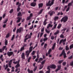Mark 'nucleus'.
<instances>
[{"instance_id":"1","label":"nucleus","mask_w":73,"mask_h":73,"mask_svg":"<svg viewBox=\"0 0 73 73\" xmlns=\"http://www.w3.org/2000/svg\"><path fill=\"white\" fill-rule=\"evenodd\" d=\"M68 19V17L67 16H65L61 19L60 22H63L64 23H65L67 21Z\"/></svg>"},{"instance_id":"2","label":"nucleus","mask_w":73,"mask_h":73,"mask_svg":"<svg viewBox=\"0 0 73 73\" xmlns=\"http://www.w3.org/2000/svg\"><path fill=\"white\" fill-rule=\"evenodd\" d=\"M52 1L50 3V1L49 0L48 2V3H46V6L51 7L52 5H53L54 3L55 0H52Z\"/></svg>"},{"instance_id":"3","label":"nucleus","mask_w":73,"mask_h":73,"mask_svg":"<svg viewBox=\"0 0 73 73\" xmlns=\"http://www.w3.org/2000/svg\"><path fill=\"white\" fill-rule=\"evenodd\" d=\"M46 61V60H44V61H43L42 62H41V64H42V65H40V66L39 69V70H41L43 68L44 66L43 65L45 64Z\"/></svg>"},{"instance_id":"4","label":"nucleus","mask_w":73,"mask_h":73,"mask_svg":"<svg viewBox=\"0 0 73 73\" xmlns=\"http://www.w3.org/2000/svg\"><path fill=\"white\" fill-rule=\"evenodd\" d=\"M23 28L22 27H20L19 29H18L17 30V34L18 33H20L21 32V31H23Z\"/></svg>"},{"instance_id":"5","label":"nucleus","mask_w":73,"mask_h":73,"mask_svg":"<svg viewBox=\"0 0 73 73\" xmlns=\"http://www.w3.org/2000/svg\"><path fill=\"white\" fill-rule=\"evenodd\" d=\"M13 51H8L7 53V54L9 57H10L11 56L13 55Z\"/></svg>"},{"instance_id":"6","label":"nucleus","mask_w":73,"mask_h":73,"mask_svg":"<svg viewBox=\"0 0 73 73\" xmlns=\"http://www.w3.org/2000/svg\"><path fill=\"white\" fill-rule=\"evenodd\" d=\"M48 67H49V68L55 69L56 67V66L54 64L52 65H50V66H47Z\"/></svg>"},{"instance_id":"7","label":"nucleus","mask_w":73,"mask_h":73,"mask_svg":"<svg viewBox=\"0 0 73 73\" xmlns=\"http://www.w3.org/2000/svg\"><path fill=\"white\" fill-rule=\"evenodd\" d=\"M54 12V11H51L48 12V15H50V16H52L53 15V14Z\"/></svg>"},{"instance_id":"8","label":"nucleus","mask_w":73,"mask_h":73,"mask_svg":"<svg viewBox=\"0 0 73 73\" xmlns=\"http://www.w3.org/2000/svg\"><path fill=\"white\" fill-rule=\"evenodd\" d=\"M58 68L55 70L56 72H57L58 71L60 70L61 69V66L60 65H59L57 66Z\"/></svg>"},{"instance_id":"9","label":"nucleus","mask_w":73,"mask_h":73,"mask_svg":"<svg viewBox=\"0 0 73 73\" xmlns=\"http://www.w3.org/2000/svg\"><path fill=\"white\" fill-rule=\"evenodd\" d=\"M6 48V46H5L3 47L2 48H0V52L2 53L3 52V51L5 48Z\"/></svg>"},{"instance_id":"10","label":"nucleus","mask_w":73,"mask_h":73,"mask_svg":"<svg viewBox=\"0 0 73 73\" xmlns=\"http://www.w3.org/2000/svg\"><path fill=\"white\" fill-rule=\"evenodd\" d=\"M18 20L16 21V23H17L20 22L21 20L22 19V17H18L17 18Z\"/></svg>"},{"instance_id":"11","label":"nucleus","mask_w":73,"mask_h":73,"mask_svg":"<svg viewBox=\"0 0 73 73\" xmlns=\"http://www.w3.org/2000/svg\"><path fill=\"white\" fill-rule=\"evenodd\" d=\"M31 6L33 7H35L36 5V2H33L31 4Z\"/></svg>"},{"instance_id":"12","label":"nucleus","mask_w":73,"mask_h":73,"mask_svg":"<svg viewBox=\"0 0 73 73\" xmlns=\"http://www.w3.org/2000/svg\"><path fill=\"white\" fill-rule=\"evenodd\" d=\"M43 5V3H40L38 4V8H42Z\"/></svg>"},{"instance_id":"13","label":"nucleus","mask_w":73,"mask_h":73,"mask_svg":"<svg viewBox=\"0 0 73 73\" xmlns=\"http://www.w3.org/2000/svg\"><path fill=\"white\" fill-rule=\"evenodd\" d=\"M21 58L23 59H25V56L24 52H23L22 54L21 55Z\"/></svg>"},{"instance_id":"14","label":"nucleus","mask_w":73,"mask_h":73,"mask_svg":"<svg viewBox=\"0 0 73 73\" xmlns=\"http://www.w3.org/2000/svg\"><path fill=\"white\" fill-rule=\"evenodd\" d=\"M12 60H11L9 62V66L10 68H11V64L12 63Z\"/></svg>"},{"instance_id":"15","label":"nucleus","mask_w":73,"mask_h":73,"mask_svg":"<svg viewBox=\"0 0 73 73\" xmlns=\"http://www.w3.org/2000/svg\"><path fill=\"white\" fill-rule=\"evenodd\" d=\"M52 25H51V24L49 23L48 24V26L47 27V29H48L50 27H52Z\"/></svg>"},{"instance_id":"16","label":"nucleus","mask_w":73,"mask_h":73,"mask_svg":"<svg viewBox=\"0 0 73 73\" xmlns=\"http://www.w3.org/2000/svg\"><path fill=\"white\" fill-rule=\"evenodd\" d=\"M22 16V13L21 11H19V12L18 13L17 16L19 17H21Z\"/></svg>"},{"instance_id":"17","label":"nucleus","mask_w":73,"mask_h":73,"mask_svg":"<svg viewBox=\"0 0 73 73\" xmlns=\"http://www.w3.org/2000/svg\"><path fill=\"white\" fill-rule=\"evenodd\" d=\"M62 27V24H59L58 25L57 28L58 29H60Z\"/></svg>"},{"instance_id":"18","label":"nucleus","mask_w":73,"mask_h":73,"mask_svg":"<svg viewBox=\"0 0 73 73\" xmlns=\"http://www.w3.org/2000/svg\"><path fill=\"white\" fill-rule=\"evenodd\" d=\"M47 69L48 70L46 71V73H50V68H49V67H47Z\"/></svg>"},{"instance_id":"19","label":"nucleus","mask_w":73,"mask_h":73,"mask_svg":"<svg viewBox=\"0 0 73 73\" xmlns=\"http://www.w3.org/2000/svg\"><path fill=\"white\" fill-rule=\"evenodd\" d=\"M33 50L32 49H29V50H27V51H26V53H27L28 52L30 53V52H31Z\"/></svg>"},{"instance_id":"20","label":"nucleus","mask_w":73,"mask_h":73,"mask_svg":"<svg viewBox=\"0 0 73 73\" xmlns=\"http://www.w3.org/2000/svg\"><path fill=\"white\" fill-rule=\"evenodd\" d=\"M65 50H69V46L68 45H66L65 47Z\"/></svg>"},{"instance_id":"21","label":"nucleus","mask_w":73,"mask_h":73,"mask_svg":"<svg viewBox=\"0 0 73 73\" xmlns=\"http://www.w3.org/2000/svg\"><path fill=\"white\" fill-rule=\"evenodd\" d=\"M20 60H18V61H17L16 62H13V63H14V64H18V63H19V62H20Z\"/></svg>"},{"instance_id":"22","label":"nucleus","mask_w":73,"mask_h":73,"mask_svg":"<svg viewBox=\"0 0 73 73\" xmlns=\"http://www.w3.org/2000/svg\"><path fill=\"white\" fill-rule=\"evenodd\" d=\"M59 19V17L57 16H55L54 17V21H56L57 20V19Z\"/></svg>"},{"instance_id":"23","label":"nucleus","mask_w":73,"mask_h":73,"mask_svg":"<svg viewBox=\"0 0 73 73\" xmlns=\"http://www.w3.org/2000/svg\"><path fill=\"white\" fill-rule=\"evenodd\" d=\"M28 72H29V73H33V71L32 70H30L29 68L27 70Z\"/></svg>"},{"instance_id":"24","label":"nucleus","mask_w":73,"mask_h":73,"mask_svg":"<svg viewBox=\"0 0 73 73\" xmlns=\"http://www.w3.org/2000/svg\"><path fill=\"white\" fill-rule=\"evenodd\" d=\"M60 32V31L59 30H57V31L56 32L54 33V35H56L57 34H58Z\"/></svg>"},{"instance_id":"25","label":"nucleus","mask_w":73,"mask_h":73,"mask_svg":"<svg viewBox=\"0 0 73 73\" xmlns=\"http://www.w3.org/2000/svg\"><path fill=\"white\" fill-rule=\"evenodd\" d=\"M3 57V55H1L0 56V58L1 59V60L2 61V62H3L4 60L3 58H2Z\"/></svg>"},{"instance_id":"26","label":"nucleus","mask_w":73,"mask_h":73,"mask_svg":"<svg viewBox=\"0 0 73 73\" xmlns=\"http://www.w3.org/2000/svg\"><path fill=\"white\" fill-rule=\"evenodd\" d=\"M72 4V2H71L69 3L68 5V7H70Z\"/></svg>"},{"instance_id":"27","label":"nucleus","mask_w":73,"mask_h":73,"mask_svg":"<svg viewBox=\"0 0 73 73\" xmlns=\"http://www.w3.org/2000/svg\"><path fill=\"white\" fill-rule=\"evenodd\" d=\"M20 65L19 64V63H18L15 66V67L16 68H18V67H20Z\"/></svg>"},{"instance_id":"28","label":"nucleus","mask_w":73,"mask_h":73,"mask_svg":"<svg viewBox=\"0 0 73 73\" xmlns=\"http://www.w3.org/2000/svg\"><path fill=\"white\" fill-rule=\"evenodd\" d=\"M15 37V35L14 34L13 36H12V37L11 38V41H12L14 39V38Z\"/></svg>"},{"instance_id":"29","label":"nucleus","mask_w":73,"mask_h":73,"mask_svg":"<svg viewBox=\"0 0 73 73\" xmlns=\"http://www.w3.org/2000/svg\"><path fill=\"white\" fill-rule=\"evenodd\" d=\"M31 17H30L29 16H28V17H27L26 19V20L27 21L29 20H31Z\"/></svg>"},{"instance_id":"30","label":"nucleus","mask_w":73,"mask_h":73,"mask_svg":"<svg viewBox=\"0 0 73 73\" xmlns=\"http://www.w3.org/2000/svg\"><path fill=\"white\" fill-rule=\"evenodd\" d=\"M43 11V9H42L40 10V11H39V13H38V14L39 15V14H41Z\"/></svg>"},{"instance_id":"31","label":"nucleus","mask_w":73,"mask_h":73,"mask_svg":"<svg viewBox=\"0 0 73 73\" xmlns=\"http://www.w3.org/2000/svg\"><path fill=\"white\" fill-rule=\"evenodd\" d=\"M52 51V50L51 48H50L49 50H48V54H50V52Z\"/></svg>"},{"instance_id":"32","label":"nucleus","mask_w":73,"mask_h":73,"mask_svg":"<svg viewBox=\"0 0 73 73\" xmlns=\"http://www.w3.org/2000/svg\"><path fill=\"white\" fill-rule=\"evenodd\" d=\"M57 25V24H55L53 28H52V29H56Z\"/></svg>"},{"instance_id":"33","label":"nucleus","mask_w":73,"mask_h":73,"mask_svg":"<svg viewBox=\"0 0 73 73\" xmlns=\"http://www.w3.org/2000/svg\"><path fill=\"white\" fill-rule=\"evenodd\" d=\"M70 49H71L72 48H73V44H72L71 45L69 46Z\"/></svg>"},{"instance_id":"34","label":"nucleus","mask_w":73,"mask_h":73,"mask_svg":"<svg viewBox=\"0 0 73 73\" xmlns=\"http://www.w3.org/2000/svg\"><path fill=\"white\" fill-rule=\"evenodd\" d=\"M48 38L47 37H46L43 38V41L45 42L48 40Z\"/></svg>"},{"instance_id":"35","label":"nucleus","mask_w":73,"mask_h":73,"mask_svg":"<svg viewBox=\"0 0 73 73\" xmlns=\"http://www.w3.org/2000/svg\"><path fill=\"white\" fill-rule=\"evenodd\" d=\"M60 37L63 38H64V36L62 34H61L60 36Z\"/></svg>"},{"instance_id":"36","label":"nucleus","mask_w":73,"mask_h":73,"mask_svg":"<svg viewBox=\"0 0 73 73\" xmlns=\"http://www.w3.org/2000/svg\"><path fill=\"white\" fill-rule=\"evenodd\" d=\"M24 49L25 48L23 46L22 47H21L20 51L22 52L23 50H24Z\"/></svg>"},{"instance_id":"37","label":"nucleus","mask_w":73,"mask_h":73,"mask_svg":"<svg viewBox=\"0 0 73 73\" xmlns=\"http://www.w3.org/2000/svg\"><path fill=\"white\" fill-rule=\"evenodd\" d=\"M62 53L63 54V55L64 54H66V53L65 52L64 49V50H63Z\"/></svg>"},{"instance_id":"38","label":"nucleus","mask_w":73,"mask_h":73,"mask_svg":"<svg viewBox=\"0 0 73 73\" xmlns=\"http://www.w3.org/2000/svg\"><path fill=\"white\" fill-rule=\"evenodd\" d=\"M64 61V60H60L58 61V63L59 64H60L62 62Z\"/></svg>"},{"instance_id":"39","label":"nucleus","mask_w":73,"mask_h":73,"mask_svg":"<svg viewBox=\"0 0 73 73\" xmlns=\"http://www.w3.org/2000/svg\"><path fill=\"white\" fill-rule=\"evenodd\" d=\"M31 57H29V58H28V59L27 61L28 62H30V60H31Z\"/></svg>"},{"instance_id":"40","label":"nucleus","mask_w":73,"mask_h":73,"mask_svg":"<svg viewBox=\"0 0 73 73\" xmlns=\"http://www.w3.org/2000/svg\"><path fill=\"white\" fill-rule=\"evenodd\" d=\"M10 33H8L6 35V38H8L9 36Z\"/></svg>"},{"instance_id":"41","label":"nucleus","mask_w":73,"mask_h":73,"mask_svg":"<svg viewBox=\"0 0 73 73\" xmlns=\"http://www.w3.org/2000/svg\"><path fill=\"white\" fill-rule=\"evenodd\" d=\"M47 46V44L46 43H45L44 44V49H46V46Z\"/></svg>"},{"instance_id":"42","label":"nucleus","mask_w":73,"mask_h":73,"mask_svg":"<svg viewBox=\"0 0 73 73\" xmlns=\"http://www.w3.org/2000/svg\"><path fill=\"white\" fill-rule=\"evenodd\" d=\"M7 44H8V41L7 40H6L5 41V45H7Z\"/></svg>"},{"instance_id":"43","label":"nucleus","mask_w":73,"mask_h":73,"mask_svg":"<svg viewBox=\"0 0 73 73\" xmlns=\"http://www.w3.org/2000/svg\"><path fill=\"white\" fill-rule=\"evenodd\" d=\"M45 31H46V32L48 34H49L50 33V32L49 31H48L47 29H46Z\"/></svg>"},{"instance_id":"44","label":"nucleus","mask_w":73,"mask_h":73,"mask_svg":"<svg viewBox=\"0 0 73 73\" xmlns=\"http://www.w3.org/2000/svg\"><path fill=\"white\" fill-rule=\"evenodd\" d=\"M44 34V32H43L40 33V37H41Z\"/></svg>"},{"instance_id":"45","label":"nucleus","mask_w":73,"mask_h":73,"mask_svg":"<svg viewBox=\"0 0 73 73\" xmlns=\"http://www.w3.org/2000/svg\"><path fill=\"white\" fill-rule=\"evenodd\" d=\"M63 57L64 58H65L67 57L66 54H63Z\"/></svg>"},{"instance_id":"46","label":"nucleus","mask_w":73,"mask_h":73,"mask_svg":"<svg viewBox=\"0 0 73 73\" xmlns=\"http://www.w3.org/2000/svg\"><path fill=\"white\" fill-rule=\"evenodd\" d=\"M70 9V7H68V8L66 9V12H68L69 11V10Z\"/></svg>"},{"instance_id":"47","label":"nucleus","mask_w":73,"mask_h":73,"mask_svg":"<svg viewBox=\"0 0 73 73\" xmlns=\"http://www.w3.org/2000/svg\"><path fill=\"white\" fill-rule=\"evenodd\" d=\"M31 27L29 28V29H30V30H32V29L33 28V24L32 25V26H31Z\"/></svg>"},{"instance_id":"48","label":"nucleus","mask_w":73,"mask_h":73,"mask_svg":"<svg viewBox=\"0 0 73 73\" xmlns=\"http://www.w3.org/2000/svg\"><path fill=\"white\" fill-rule=\"evenodd\" d=\"M37 66H35V68L34 69V71L35 72L37 70Z\"/></svg>"},{"instance_id":"49","label":"nucleus","mask_w":73,"mask_h":73,"mask_svg":"<svg viewBox=\"0 0 73 73\" xmlns=\"http://www.w3.org/2000/svg\"><path fill=\"white\" fill-rule=\"evenodd\" d=\"M13 11V9H12L9 11V13H12Z\"/></svg>"},{"instance_id":"50","label":"nucleus","mask_w":73,"mask_h":73,"mask_svg":"<svg viewBox=\"0 0 73 73\" xmlns=\"http://www.w3.org/2000/svg\"><path fill=\"white\" fill-rule=\"evenodd\" d=\"M44 27L42 28V29H41V32H44Z\"/></svg>"},{"instance_id":"51","label":"nucleus","mask_w":73,"mask_h":73,"mask_svg":"<svg viewBox=\"0 0 73 73\" xmlns=\"http://www.w3.org/2000/svg\"><path fill=\"white\" fill-rule=\"evenodd\" d=\"M28 37L27 38L28 39L31 38V36L29 35H28Z\"/></svg>"},{"instance_id":"52","label":"nucleus","mask_w":73,"mask_h":73,"mask_svg":"<svg viewBox=\"0 0 73 73\" xmlns=\"http://www.w3.org/2000/svg\"><path fill=\"white\" fill-rule=\"evenodd\" d=\"M66 62H64L62 63V65L64 66H65L66 65Z\"/></svg>"},{"instance_id":"53","label":"nucleus","mask_w":73,"mask_h":73,"mask_svg":"<svg viewBox=\"0 0 73 73\" xmlns=\"http://www.w3.org/2000/svg\"><path fill=\"white\" fill-rule=\"evenodd\" d=\"M63 49V47H59L58 48V50H62Z\"/></svg>"},{"instance_id":"54","label":"nucleus","mask_w":73,"mask_h":73,"mask_svg":"<svg viewBox=\"0 0 73 73\" xmlns=\"http://www.w3.org/2000/svg\"><path fill=\"white\" fill-rule=\"evenodd\" d=\"M54 38V36H51V40H53Z\"/></svg>"},{"instance_id":"55","label":"nucleus","mask_w":73,"mask_h":73,"mask_svg":"<svg viewBox=\"0 0 73 73\" xmlns=\"http://www.w3.org/2000/svg\"><path fill=\"white\" fill-rule=\"evenodd\" d=\"M35 51H33L32 52L31 54H32V55H34L35 54Z\"/></svg>"},{"instance_id":"56","label":"nucleus","mask_w":73,"mask_h":73,"mask_svg":"<svg viewBox=\"0 0 73 73\" xmlns=\"http://www.w3.org/2000/svg\"><path fill=\"white\" fill-rule=\"evenodd\" d=\"M62 41V42H65L66 41V39H65L64 40L63 39H61Z\"/></svg>"},{"instance_id":"57","label":"nucleus","mask_w":73,"mask_h":73,"mask_svg":"<svg viewBox=\"0 0 73 73\" xmlns=\"http://www.w3.org/2000/svg\"><path fill=\"white\" fill-rule=\"evenodd\" d=\"M73 55H71L70 57H68V59H71L73 58Z\"/></svg>"},{"instance_id":"58","label":"nucleus","mask_w":73,"mask_h":73,"mask_svg":"<svg viewBox=\"0 0 73 73\" xmlns=\"http://www.w3.org/2000/svg\"><path fill=\"white\" fill-rule=\"evenodd\" d=\"M70 66H72L73 67V61H72L70 63Z\"/></svg>"},{"instance_id":"59","label":"nucleus","mask_w":73,"mask_h":73,"mask_svg":"<svg viewBox=\"0 0 73 73\" xmlns=\"http://www.w3.org/2000/svg\"><path fill=\"white\" fill-rule=\"evenodd\" d=\"M8 67V64H6V67L5 68V70H6L7 69Z\"/></svg>"},{"instance_id":"60","label":"nucleus","mask_w":73,"mask_h":73,"mask_svg":"<svg viewBox=\"0 0 73 73\" xmlns=\"http://www.w3.org/2000/svg\"><path fill=\"white\" fill-rule=\"evenodd\" d=\"M21 10V8L19 7H18L17 9V12H19V11Z\"/></svg>"},{"instance_id":"61","label":"nucleus","mask_w":73,"mask_h":73,"mask_svg":"<svg viewBox=\"0 0 73 73\" xmlns=\"http://www.w3.org/2000/svg\"><path fill=\"white\" fill-rule=\"evenodd\" d=\"M33 13H31L30 14V16H29V17H30V18H31V17H32L33 16Z\"/></svg>"},{"instance_id":"62","label":"nucleus","mask_w":73,"mask_h":73,"mask_svg":"<svg viewBox=\"0 0 73 73\" xmlns=\"http://www.w3.org/2000/svg\"><path fill=\"white\" fill-rule=\"evenodd\" d=\"M7 21H8V19H6L5 20V21H4L3 22V23H4V24L6 23L7 22Z\"/></svg>"},{"instance_id":"63","label":"nucleus","mask_w":73,"mask_h":73,"mask_svg":"<svg viewBox=\"0 0 73 73\" xmlns=\"http://www.w3.org/2000/svg\"><path fill=\"white\" fill-rule=\"evenodd\" d=\"M27 46V44H24L23 47L25 48V47H26Z\"/></svg>"},{"instance_id":"64","label":"nucleus","mask_w":73,"mask_h":73,"mask_svg":"<svg viewBox=\"0 0 73 73\" xmlns=\"http://www.w3.org/2000/svg\"><path fill=\"white\" fill-rule=\"evenodd\" d=\"M16 27H15L14 29H13V32H15V31H16Z\"/></svg>"}]
</instances>
